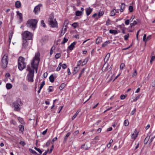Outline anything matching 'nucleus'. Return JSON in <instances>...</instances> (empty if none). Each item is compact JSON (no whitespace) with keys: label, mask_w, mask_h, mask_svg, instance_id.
I'll return each instance as SVG.
<instances>
[{"label":"nucleus","mask_w":155,"mask_h":155,"mask_svg":"<svg viewBox=\"0 0 155 155\" xmlns=\"http://www.w3.org/2000/svg\"><path fill=\"white\" fill-rule=\"evenodd\" d=\"M137 71L136 69H134V71L132 74V77H134V76H136L137 75Z\"/></svg>","instance_id":"obj_46"},{"label":"nucleus","mask_w":155,"mask_h":155,"mask_svg":"<svg viewBox=\"0 0 155 155\" xmlns=\"http://www.w3.org/2000/svg\"><path fill=\"white\" fill-rule=\"evenodd\" d=\"M79 69L80 68L78 67H75L73 72V74H75L77 72H78Z\"/></svg>","instance_id":"obj_18"},{"label":"nucleus","mask_w":155,"mask_h":155,"mask_svg":"<svg viewBox=\"0 0 155 155\" xmlns=\"http://www.w3.org/2000/svg\"><path fill=\"white\" fill-rule=\"evenodd\" d=\"M18 67L19 69L22 71L26 67L25 59L23 57H20L18 60Z\"/></svg>","instance_id":"obj_2"},{"label":"nucleus","mask_w":155,"mask_h":155,"mask_svg":"<svg viewBox=\"0 0 155 155\" xmlns=\"http://www.w3.org/2000/svg\"><path fill=\"white\" fill-rule=\"evenodd\" d=\"M68 40V39L67 38H64L63 39V41L61 42V43L62 44H63L66 43Z\"/></svg>","instance_id":"obj_36"},{"label":"nucleus","mask_w":155,"mask_h":155,"mask_svg":"<svg viewBox=\"0 0 155 155\" xmlns=\"http://www.w3.org/2000/svg\"><path fill=\"white\" fill-rule=\"evenodd\" d=\"M129 36V34H128L127 35H125L124 36V40L126 41L128 40V38Z\"/></svg>","instance_id":"obj_49"},{"label":"nucleus","mask_w":155,"mask_h":155,"mask_svg":"<svg viewBox=\"0 0 155 155\" xmlns=\"http://www.w3.org/2000/svg\"><path fill=\"white\" fill-rule=\"evenodd\" d=\"M18 127L19 131H21V132L23 133L24 130V127L21 125H19Z\"/></svg>","instance_id":"obj_17"},{"label":"nucleus","mask_w":155,"mask_h":155,"mask_svg":"<svg viewBox=\"0 0 155 155\" xmlns=\"http://www.w3.org/2000/svg\"><path fill=\"white\" fill-rule=\"evenodd\" d=\"M29 150L31 151V152L34 154H38L35 151L32 149H30Z\"/></svg>","instance_id":"obj_40"},{"label":"nucleus","mask_w":155,"mask_h":155,"mask_svg":"<svg viewBox=\"0 0 155 155\" xmlns=\"http://www.w3.org/2000/svg\"><path fill=\"white\" fill-rule=\"evenodd\" d=\"M61 67L65 69L66 68L67 65L65 64H63L62 65L61 64Z\"/></svg>","instance_id":"obj_58"},{"label":"nucleus","mask_w":155,"mask_h":155,"mask_svg":"<svg viewBox=\"0 0 155 155\" xmlns=\"http://www.w3.org/2000/svg\"><path fill=\"white\" fill-rule=\"evenodd\" d=\"M27 71H29V73L27 76L28 80L31 82H33L34 71H33V69L31 70L29 66H27Z\"/></svg>","instance_id":"obj_4"},{"label":"nucleus","mask_w":155,"mask_h":155,"mask_svg":"<svg viewBox=\"0 0 155 155\" xmlns=\"http://www.w3.org/2000/svg\"><path fill=\"white\" fill-rule=\"evenodd\" d=\"M155 59V56H152L151 57L150 60V63L151 64L152 63V62L154 61V59Z\"/></svg>","instance_id":"obj_51"},{"label":"nucleus","mask_w":155,"mask_h":155,"mask_svg":"<svg viewBox=\"0 0 155 155\" xmlns=\"http://www.w3.org/2000/svg\"><path fill=\"white\" fill-rule=\"evenodd\" d=\"M49 80L51 82H53L54 81V78L53 74H51L49 78Z\"/></svg>","instance_id":"obj_22"},{"label":"nucleus","mask_w":155,"mask_h":155,"mask_svg":"<svg viewBox=\"0 0 155 155\" xmlns=\"http://www.w3.org/2000/svg\"><path fill=\"white\" fill-rule=\"evenodd\" d=\"M140 95H138L134 99L133 101L134 102L136 101L140 97Z\"/></svg>","instance_id":"obj_52"},{"label":"nucleus","mask_w":155,"mask_h":155,"mask_svg":"<svg viewBox=\"0 0 155 155\" xmlns=\"http://www.w3.org/2000/svg\"><path fill=\"white\" fill-rule=\"evenodd\" d=\"M87 62V60L85 59L84 61L83 62L82 64V66H83Z\"/></svg>","instance_id":"obj_50"},{"label":"nucleus","mask_w":155,"mask_h":155,"mask_svg":"<svg viewBox=\"0 0 155 155\" xmlns=\"http://www.w3.org/2000/svg\"><path fill=\"white\" fill-rule=\"evenodd\" d=\"M35 149L37 151H38L40 154H41L42 153V152L41 150L39 148H38L36 147H34Z\"/></svg>","instance_id":"obj_37"},{"label":"nucleus","mask_w":155,"mask_h":155,"mask_svg":"<svg viewBox=\"0 0 155 155\" xmlns=\"http://www.w3.org/2000/svg\"><path fill=\"white\" fill-rule=\"evenodd\" d=\"M29 45V41L26 40H23L22 49L24 50H28L30 48Z\"/></svg>","instance_id":"obj_9"},{"label":"nucleus","mask_w":155,"mask_h":155,"mask_svg":"<svg viewBox=\"0 0 155 155\" xmlns=\"http://www.w3.org/2000/svg\"><path fill=\"white\" fill-rule=\"evenodd\" d=\"M129 122L127 120H125L124 122V124L125 126H127L129 125Z\"/></svg>","instance_id":"obj_35"},{"label":"nucleus","mask_w":155,"mask_h":155,"mask_svg":"<svg viewBox=\"0 0 155 155\" xmlns=\"http://www.w3.org/2000/svg\"><path fill=\"white\" fill-rule=\"evenodd\" d=\"M17 15L19 16V19L21 21L22 20V14L21 13L18 11L17 12Z\"/></svg>","instance_id":"obj_20"},{"label":"nucleus","mask_w":155,"mask_h":155,"mask_svg":"<svg viewBox=\"0 0 155 155\" xmlns=\"http://www.w3.org/2000/svg\"><path fill=\"white\" fill-rule=\"evenodd\" d=\"M151 36V35H149L146 38V41H148L150 40V39Z\"/></svg>","instance_id":"obj_59"},{"label":"nucleus","mask_w":155,"mask_h":155,"mask_svg":"<svg viewBox=\"0 0 155 155\" xmlns=\"http://www.w3.org/2000/svg\"><path fill=\"white\" fill-rule=\"evenodd\" d=\"M12 85L10 83H7L6 84V87L8 89H11L12 87Z\"/></svg>","instance_id":"obj_21"},{"label":"nucleus","mask_w":155,"mask_h":155,"mask_svg":"<svg viewBox=\"0 0 155 155\" xmlns=\"http://www.w3.org/2000/svg\"><path fill=\"white\" fill-rule=\"evenodd\" d=\"M39 57L40 54L39 53L36 54L31 63V65H28V66H29L30 67V69L31 70L33 69V71L35 69L36 73L37 72L38 66L40 61Z\"/></svg>","instance_id":"obj_1"},{"label":"nucleus","mask_w":155,"mask_h":155,"mask_svg":"<svg viewBox=\"0 0 155 155\" xmlns=\"http://www.w3.org/2000/svg\"><path fill=\"white\" fill-rule=\"evenodd\" d=\"M76 42H74L72 43L70 45L68 46V48L70 50H72L73 49L74 47V45L76 44Z\"/></svg>","instance_id":"obj_11"},{"label":"nucleus","mask_w":155,"mask_h":155,"mask_svg":"<svg viewBox=\"0 0 155 155\" xmlns=\"http://www.w3.org/2000/svg\"><path fill=\"white\" fill-rule=\"evenodd\" d=\"M71 133L70 132H68L65 136L64 140V142H65L68 138V137L70 135Z\"/></svg>","instance_id":"obj_24"},{"label":"nucleus","mask_w":155,"mask_h":155,"mask_svg":"<svg viewBox=\"0 0 155 155\" xmlns=\"http://www.w3.org/2000/svg\"><path fill=\"white\" fill-rule=\"evenodd\" d=\"M109 33L111 34L116 35L118 33V32L117 30H109Z\"/></svg>","instance_id":"obj_23"},{"label":"nucleus","mask_w":155,"mask_h":155,"mask_svg":"<svg viewBox=\"0 0 155 155\" xmlns=\"http://www.w3.org/2000/svg\"><path fill=\"white\" fill-rule=\"evenodd\" d=\"M48 21L50 25L52 27L57 28L58 27V23L56 21L55 19L54 18V16L52 15L50 16L49 19Z\"/></svg>","instance_id":"obj_7"},{"label":"nucleus","mask_w":155,"mask_h":155,"mask_svg":"<svg viewBox=\"0 0 155 155\" xmlns=\"http://www.w3.org/2000/svg\"><path fill=\"white\" fill-rule=\"evenodd\" d=\"M110 24V20L109 19H108L106 21V25H108Z\"/></svg>","instance_id":"obj_63"},{"label":"nucleus","mask_w":155,"mask_h":155,"mask_svg":"<svg viewBox=\"0 0 155 155\" xmlns=\"http://www.w3.org/2000/svg\"><path fill=\"white\" fill-rule=\"evenodd\" d=\"M102 42V38L101 37H98L96 41V43L99 44Z\"/></svg>","instance_id":"obj_14"},{"label":"nucleus","mask_w":155,"mask_h":155,"mask_svg":"<svg viewBox=\"0 0 155 155\" xmlns=\"http://www.w3.org/2000/svg\"><path fill=\"white\" fill-rule=\"evenodd\" d=\"M8 60V57L7 55L5 54L2 59V66L3 68H5L7 67Z\"/></svg>","instance_id":"obj_8"},{"label":"nucleus","mask_w":155,"mask_h":155,"mask_svg":"<svg viewBox=\"0 0 155 155\" xmlns=\"http://www.w3.org/2000/svg\"><path fill=\"white\" fill-rule=\"evenodd\" d=\"M92 9L90 8H87L86 9V13L87 15L88 16L92 12Z\"/></svg>","instance_id":"obj_12"},{"label":"nucleus","mask_w":155,"mask_h":155,"mask_svg":"<svg viewBox=\"0 0 155 155\" xmlns=\"http://www.w3.org/2000/svg\"><path fill=\"white\" fill-rule=\"evenodd\" d=\"M37 22L38 21L36 19L29 20L27 21L26 25L27 27L34 30L36 28Z\"/></svg>","instance_id":"obj_3"},{"label":"nucleus","mask_w":155,"mask_h":155,"mask_svg":"<svg viewBox=\"0 0 155 155\" xmlns=\"http://www.w3.org/2000/svg\"><path fill=\"white\" fill-rule=\"evenodd\" d=\"M61 56V54L60 53L56 54L55 55V58L56 59L59 58Z\"/></svg>","instance_id":"obj_32"},{"label":"nucleus","mask_w":155,"mask_h":155,"mask_svg":"<svg viewBox=\"0 0 155 155\" xmlns=\"http://www.w3.org/2000/svg\"><path fill=\"white\" fill-rule=\"evenodd\" d=\"M129 10L130 12H132L133 11V7L132 6H130L129 7Z\"/></svg>","instance_id":"obj_42"},{"label":"nucleus","mask_w":155,"mask_h":155,"mask_svg":"<svg viewBox=\"0 0 155 155\" xmlns=\"http://www.w3.org/2000/svg\"><path fill=\"white\" fill-rule=\"evenodd\" d=\"M15 5L16 8H19L21 7V3L20 1H17L15 3Z\"/></svg>","instance_id":"obj_16"},{"label":"nucleus","mask_w":155,"mask_h":155,"mask_svg":"<svg viewBox=\"0 0 155 155\" xmlns=\"http://www.w3.org/2000/svg\"><path fill=\"white\" fill-rule=\"evenodd\" d=\"M40 5H38L35 6L34 9V12L35 14H37L38 12L40 11Z\"/></svg>","instance_id":"obj_10"},{"label":"nucleus","mask_w":155,"mask_h":155,"mask_svg":"<svg viewBox=\"0 0 155 155\" xmlns=\"http://www.w3.org/2000/svg\"><path fill=\"white\" fill-rule=\"evenodd\" d=\"M69 23V21L67 20H66L64 21V25H65V27H66L67 26Z\"/></svg>","instance_id":"obj_48"},{"label":"nucleus","mask_w":155,"mask_h":155,"mask_svg":"<svg viewBox=\"0 0 155 155\" xmlns=\"http://www.w3.org/2000/svg\"><path fill=\"white\" fill-rule=\"evenodd\" d=\"M135 16L134 15H132L130 18V22L132 21H133V19L134 18Z\"/></svg>","instance_id":"obj_61"},{"label":"nucleus","mask_w":155,"mask_h":155,"mask_svg":"<svg viewBox=\"0 0 155 155\" xmlns=\"http://www.w3.org/2000/svg\"><path fill=\"white\" fill-rule=\"evenodd\" d=\"M45 81H44L42 82V83L40 85V86L39 88H40V90H41L42 89V88L43 87V86L45 85Z\"/></svg>","instance_id":"obj_41"},{"label":"nucleus","mask_w":155,"mask_h":155,"mask_svg":"<svg viewBox=\"0 0 155 155\" xmlns=\"http://www.w3.org/2000/svg\"><path fill=\"white\" fill-rule=\"evenodd\" d=\"M22 104L21 100L20 98H18L16 101L13 103V105L14 108V110L16 111L20 110V109L19 106Z\"/></svg>","instance_id":"obj_5"},{"label":"nucleus","mask_w":155,"mask_h":155,"mask_svg":"<svg viewBox=\"0 0 155 155\" xmlns=\"http://www.w3.org/2000/svg\"><path fill=\"white\" fill-rule=\"evenodd\" d=\"M137 24V22L136 21H133V22L132 23L130 24V26L131 27H132V26H134Z\"/></svg>","instance_id":"obj_38"},{"label":"nucleus","mask_w":155,"mask_h":155,"mask_svg":"<svg viewBox=\"0 0 155 155\" xmlns=\"http://www.w3.org/2000/svg\"><path fill=\"white\" fill-rule=\"evenodd\" d=\"M136 108H134L131 112V115H133L135 113L136 111Z\"/></svg>","instance_id":"obj_60"},{"label":"nucleus","mask_w":155,"mask_h":155,"mask_svg":"<svg viewBox=\"0 0 155 155\" xmlns=\"http://www.w3.org/2000/svg\"><path fill=\"white\" fill-rule=\"evenodd\" d=\"M51 143V140H49L46 143V146L47 147H48L50 144Z\"/></svg>","instance_id":"obj_54"},{"label":"nucleus","mask_w":155,"mask_h":155,"mask_svg":"<svg viewBox=\"0 0 155 155\" xmlns=\"http://www.w3.org/2000/svg\"><path fill=\"white\" fill-rule=\"evenodd\" d=\"M150 136L151 135H150L149 136H147L146 137V138H145L144 140V144H146L147 143L148 141L149 140Z\"/></svg>","instance_id":"obj_19"},{"label":"nucleus","mask_w":155,"mask_h":155,"mask_svg":"<svg viewBox=\"0 0 155 155\" xmlns=\"http://www.w3.org/2000/svg\"><path fill=\"white\" fill-rule=\"evenodd\" d=\"M66 84L64 83H62L61 85L60 86L59 88L60 90H62L65 87Z\"/></svg>","instance_id":"obj_27"},{"label":"nucleus","mask_w":155,"mask_h":155,"mask_svg":"<svg viewBox=\"0 0 155 155\" xmlns=\"http://www.w3.org/2000/svg\"><path fill=\"white\" fill-rule=\"evenodd\" d=\"M125 5L124 3H122L120 6V12H124V10L125 8Z\"/></svg>","instance_id":"obj_15"},{"label":"nucleus","mask_w":155,"mask_h":155,"mask_svg":"<svg viewBox=\"0 0 155 155\" xmlns=\"http://www.w3.org/2000/svg\"><path fill=\"white\" fill-rule=\"evenodd\" d=\"M12 33H10V35H9V43H10V42H11V39H12Z\"/></svg>","instance_id":"obj_43"},{"label":"nucleus","mask_w":155,"mask_h":155,"mask_svg":"<svg viewBox=\"0 0 155 155\" xmlns=\"http://www.w3.org/2000/svg\"><path fill=\"white\" fill-rule=\"evenodd\" d=\"M110 56V54L109 53H108L106 55L105 57L104 60L105 61V60L106 61H107L109 59V57Z\"/></svg>","instance_id":"obj_31"},{"label":"nucleus","mask_w":155,"mask_h":155,"mask_svg":"<svg viewBox=\"0 0 155 155\" xmlns=\"http://www.w3.org/2000/svg\"><path fill=\"white\" fill-rule=\"evenodd\" d=\"M116 10L115 9H114L113 10H112L110 12V16H114L115 15V12H116Z\"/></svg>","instance_id":"obj_30"},{"label":"nucleus","mask_w":155,"mask_h":155,"mask_svg":"<svg viewBox=\"0 0 155 155\" xmlns=\"http://www.w3.org/2000/svg\"><path fill=\"white\" fill-rule=\"evenodd\" d=\"M23 90L25 91H26L28 89V87L25 84H23Z\"/></svg>","instance_id":"obj_34"},{"label":"nucleus","mask_w":155,"mask_h":155,"mask_svg":"<svg viewBox=\"0 0 155 155\" xmlns=\"http://www.w3.org/2000/svg\"><path fill=\"white\" fill-rule=\"evenodd\" d=\"M41 24L42 25V26L44 27H45V25L44 23V21L43 20H42L41 21Z\"/></svg>","instance_id":"obj_56"},{"label":"nucleus","mask_w":155,"mask_h":155,"mask_svg":"<svg viewBox=\"0 0 155 155\" xmlns=\"http://www.w3.org/2000/svg\"><path fill=\"white\" fill-rule=\"evenodd\" d=\"M80 110H78L77 111L76 113L73 116V117L72 118V120H73L74 119L77 117V115L78 114V113L80 112Z\"/></svg>","instance_id":"obj_28"},{"label":"nucleus","mask_w":155,"mask_h":155,"mask_svg":"<svg viewBox=\"0 0 155 155\" xmlns=\"http://www.w3.org/2000/svg\"><path fill=\"white\" fill-rule=\"evenodd\" d=\"M18 119L21 124H23L24 123V121L22 118L18 117Z\"/></svg>","instance_id":"obj_29"},{"label":"nucleus","mask_w":155,"mask_h":155,"mask_svg":"<svg viewBox=\"0 0 155 155\" xmlns=\"http://www.w3.org/2000/svg\"><path fill=\"white\" fill-rule=\"evenodd\" d=\"M137 130L135 129L134 133H133L131 136V138L135 139L137 137V134H136Z\"/></svg>","instance_id":"obj_13"},{"label":"nucleus","mask_w":155,"mask_h":155,"mask_svg":"<svg viewBox=\"0 0 155 155\" xmlns=\"http://www.w3.org/2000/svg\"><path fill=\"white\" fill-rule=\"evenodd\" d=\"M82 11H77L75 12L76 15L77 16H80L82 15Z\"/></svg>","instance_id":"obj_25"},{"label":"nucleus","mask_w":155,"mask_h":155,"mask_svg":"<svg viewBox=\"0 0 155 155\" xmlns=\"http://www.w3.org/2000/svg\"><path fill=\"white\" fill-rule=\"evenodd\" d=\"M110 43V42L109 41H107L105 42L102 45V47H105L107 46L108 44Z\"/></svg>","instance_id":"obj_26"},{"label":"nucleus","mask_w":155,"mask_h":155,"mask_svg":"<svg viewBox=\"0 0 155 155\" xmlns=\"http://www.w3.org/2000/svg\"><path fill=\"white\" fill-rule=\"evenodd\" d=\"M125 65L124 63H121L120 66V69L121 70H123V68L125 67Z\"/></svg>","instance_id":"obj_44"},{"label":"nucleus","mask_w":155,"mask_h":155,"mask_svg":"<svg viewBox=\"0 0 155 155\" xmlns=\"http://www.w3.org/2000/svg\"><path fill=\"white\" fill-rule=\"evenodd\" d=\"M58 139V138L57 137H55L54 138L52 141H51V143L52 144H53L54 143V142L55 141H56Z\"/></svg>","instance_id":"obj_53"},{"label":"nucleus","mask_w":155,"mask_h":155,"mask_svg":"<svg viewBox=\"0 0 155 155\" xmlns=\"http://www.w3.org/2000/svg\"><path fill=\"white\" fill-rule=\"evenodd\" d=\"M130 20H127L125 21V23L126 24V25H128L129 24V22H130Z\"/></svg>","instance_id":"obj_62"},{"label":"nucleus","mask_w":155,"mask_h":155,"mask_svg":"<svg viewBox=\"0 0 155 155\" xmlns=\"http://www.w3.org/2000/svg\"><path fill=\"white\" fill-rule=\"evenodd\" d=\"M146 34H144L143 38V41L144 42H146L147 41H146Z\"/></svg>","instance_id":"obj_55"},{"label":"nucleus","mask_w":155,"mask_h":155,"mask_svg":"<svg viewBox=\"0 0 155 155\" xmlns=\"http://www.w3.org/2000/svg\"><path fill=\"white\" fill-rule=\"evenodd\" d=\"M61 67V63H60L59 64V65L58 67L56 69V70L57 71H59L60 70Z\"/></svg>","instance_id":"obj_33"},{"label":"nucleus","mask_w":155,"mask_h":155,"mask_svg":"<svg viewBox=\"0 0 155 155\" xmlns=\"http://www.w3.org/2000/svg\"><path fill=\"white\" fill-rule=\"evenodd\" d=\"M22 35L23 40H26L28 41L31 39L32 34L28 31H25L23 32Z\"/></svg>","instance_id":"obj_6"},{"label":"nucleus","mask_w":155,"mask_h":155,"mask_svg":"<svg viewBox=\"0 0 155 155\" xmlns=\"http://www.w3.org/2000/svg\"><path fill=\"white\" fill-rule=\"evenodd\" d=\"M72 25L74 28H75L78 26L77 23L74 22L72 24Z\"/></svg>","instance_id":"obj_45"},{"label":"nucleus","mask_w":155,"mask_h":155,"mask_svg":"<svg viewBox=\"0 0 155 155\" xmlns=\"http://www.w3.org/2000/svg\"><path fill=\"white\" fill-rule=\"evenodd\" d=\"M104 14V12L103 11H100L98 13V16L99 18H100L101 16H102Z\"/></svg>","instance_id":"obj_39"},{"label":"nucleus","mask_w":155,"mask_h":155,"mask_svg":"<svg viewBox=\"0 0 155 155\" xmlns=\"http://www.w3.org/2000/svg\"><path fill=\"white\" fill-rule=\"evenodd\" d=\"M155 138V135L153 137H152L149 140V143L150 144V143H151L153 141L154 138Z\"/></svg>","instance_id":"obj_47"},{"label":"nucleus","mask_w":155,"mask_h":155,"mask_svg":"<svg viewBox=\"0 0 155 155\" xmlns=\"http://www.w3.org/2000/svg\"><path fill=\"white\" fill-rule=\"evenodd\" d=\"M20 144L22 145L23 146H24L25 145V143L23 141H21L20 142Z\"/></svg>","instance_id":"obj_64"},{"label":"nucleus","mask_w":155,"mask_h":155,"mask_svg":"<svg viewBox=\"0 0 155 155\" xmlns=\"http://www.w3.org/2000/svg\"><path fill=\"white\" fill-rule=\"evenodd\" d=\"M126 97V96L125 95H121L120 96V98L122 100H124L125 98Z\"/></svg>","instance_id":"obj_57"}]
</instances>
